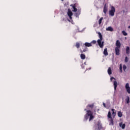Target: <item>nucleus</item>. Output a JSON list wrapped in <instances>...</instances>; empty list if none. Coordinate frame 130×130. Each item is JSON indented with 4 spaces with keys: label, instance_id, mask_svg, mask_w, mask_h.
I'll return each mask as SVG.
<instances>
[{
    "label": "nucleus",
    "instance_id": "nucleus-1",
    "mask_svg": "<svg viewBox=\"0 0 130 130\" xmlns=\"http://www.w3.org/2000/svg\"><path fill=\"white\" fill-rule=\"evenodd\" d=\"M87 109H84V111H86V114L84 115V121H86L89 119V121L93 120L94 119V116H93V112L91 110L94 108V104H89L86 107ZM87 109H88L87 110Z\"/></svg>",
    "mask_w": 130,
    "mask_h": 130
},
{
    "label": "nucleus",
    "instance_id": "nucleus-2",
    "mask_svg": "<svg viewBox=\"0 0 130 130\" xmlns=\"http://www.w3.org/2000/svg\"><path fill=\"white\" fill-rule=\"evenodd\" d=\"M98 35H99L100 39H99L97 41V42H98L100 47L101 48H103V47L104 46V42H101V41H102V40H103V38L102 37V35L101 34V32H98Z\"/></svg>",
    "mask_w": 130,
    "mask_h": 130
},
{
    "label": "nucleus",
    "instance_id": "nucleus-3",
    "mask_svg": "<svg viewBox=\"0 0 130 130\" xmlns=\"http://www.w3.org/2000/svg\"><path fill=\"white\" fill-rule=\"evenodd\" d=\"M95 130H103V127H102V124L100 122H98L96 124L94 125Z\"/></svg>",
    "mask_w": 130,
    "mask_h": 130
},
{
    "label": "nucleus",
    "instance_id": "nucleus-4",
    "mask_svg": "<svg viewBox=\"0 0 130 130\" xmlns=\"http://www.w3.org/2000/svg\"><path fill=\"white\" fill-rule=\"evenodd\" d=\"M115 13V8H114V7L113 6H112L111 10L109 12V15L113 16H114Z\"/></svg>",
    "mask_w": 130,
    "mask_h": 130
},
{
    "label": "nucleus",
    "instance_id": "nucleus-5",
    "mask_svg": "<svg viewBox=\"0 0 130 130\" xmlns=\"http://www.w3.org/2000/svg\"><path fill=\"white\" fill-rule=\"evenodd\" d=\"M125 89L126 90V91L128 94H130V87H129V84L128 83H127L125 85Z\"/></svg>",
    "mask_w": 130,
    "mask_h": 130
},
{
    "label": "nucleus",
    "instance_id": "nucleus-6",
    "mask_svg": "<svg viewBox=\"0 0 130 130\" xmlns=\"http://www.w3.org/2000/svg\"><path fill=\"white\" fill-rule=\"evenodd\" d=\"M120 48H118V47H116L115 48V53H116V55H119V54H120Z\"/></svg>",
    "mask_w": 130,
    "mask_h": 130
},
{
    "label": "nucleus",
    "instance_id": "nucleus-7",
    "mask_svg": "<svg viewBox=\"0 0 130 130\" xmlns=\"http://www.w3.org/2000/svg\"><path fill=\"white\" fill-rule=\"evenodd\" d=\"M116 47H118V48H120V46H121V44H120V42L119 40H117L116 43Z\"/></svg>",
    "mask_w": 130,
    "mask_h": 130
},
{
    "label": "nucleus",
    "instance_id": "nucleus-8",
    "mask_svg": "<svg viewBox=\"0 0 130 130\" xmlns=\"http://www.w3.org/2000/svg\"><path fill=\"white\" fill-rule=\"evenodd\" d=\"M119 126H120L122 129H124V128H125V124H123L122 122H120L119 123Z\"/></svg>",
    "mask_w": 130,
    "mask_h": 130
},
{
    "label": "nucleus",
    "instance_id": "nucleus-9",
    "mask_svg": "<svg viewBox=\"0 0 130 130\" xmlns=\"http://www.w3.org/2000/svg\"><path fill=\"white\" fill-rule=\"evenodd\" d=\"M84 45H85V46H86V47H91V46H92L91 43H88V42L85 43Z\"/></svg>",
    "mask_w": 130,
    "mask_h": 130
},
{
    "label": "nucleus",
    "instance_id": "nucleus-10",
    "mask_svg": "<svg viewBox=\"0 0 130 130\" xmlns=\"http://www.w3.org/2000/svg\"><path fill=\"white\" fill-rule=\"evenodd\" d=\"M113 85H114V90H116V88H117V82L116 81H114L113 82Z\"/></svg>",
    "mask_w": 130,
    "mask_h": 130
},
{
    "label": "nucleus",
    "instance_id": "nucleus-11",
    "mask_svg": "<svg viewBox=\"0 0 130 130\" xmlns=\"http://www.w3.org/2000/svg\"><path fill=\"white\" fill-rule=\"evenodd\" d=\"M103 54H104V55H105V56H107V55H108V52L107 51V48H106L104 49Z\"/></svg>",
    "mask_w": 130,
    "mask_h": 130
},
{
    "label": "nucleus",
    "instance_id": "nucleus-12",
    "mask_svg": "<svg viewBox=\"0 0 130 130\" xmlns=\"http://www.w3.org/2000/svg\"><path fill=\"white\" fill-rule=\"evenodd\" d=\"M103 12L104 14H106V13H107V6H106V4L104 5Z\"/></svg>",
    "mask_w": 130,
    "mask_h": 130
},
{
    "label": "nucleus",
    "instance_id": "nucleus-13",
    "mask_svg": "<svg viewBox=\"0 0 130 130\" xmlns=\"http://www.w3.org/2000/svg\"><path fill=\"white\" fill-rule=\"evenodd\" d=\"M71 7H72L73 9H74L73 12H77L78 9L76 8V4H74V5H71Z\"/></svg>",
    "mask_w": 130,
    "mask_h": 130
},
{
    "label": "nucleus",
    "instance_id": "nucleus-14",
    "mask_svg": "<svg viewBox=\"0 0 130 130\" xmlns=\"http://www.w3.org/2000/svg\"><path fill=\"white\" fill-rule=\"evenodd\" d=\"M107 31H111V32H112L113 31V28L111 26H109L108 28H106Z\"/></svg>",
    "mask_w": 130,
    "mask_h": 130
},
{
    "label": "nucleus",
    "instance_id": "nucleus-15",
    "mask_svg": "<svg viewBox=\"0 0 130 130\" xmlns=\"http://www.w3.org/2000/svg\"><path fill=\"white\" fill-rule=\"evenodd\" d=\"M110 120H109L110 121V125H114V123L113 122V119L112 118H110Z\"/></svg>",
    "mask_w": 130,
    "mask_h": 130
},
{
    "label": "nucleus",
    "instance_id": "nucleus-16",
    "mask_svg": "<svg viewBox=\"0 0 130 130\" xmlns=\"http://www.w3.org/2000/svg\"><path fill=\"white\" fill-rule=\"evenodd\" d=\"M112 111V115L113 116H115V115H116V112H115V109H111Z\"/></svg>",
    "mask_w": 130,
    "mask_h": 130
},
{
    "label": "nucleus",
    "instance_id": "nucleus-17",
    "mask_svg": "<svg viewBox=\"0 0 130 130\" xmlns=\"http://www.w3.org/2000/svg\"><path fill=\"white\" fill-rule=\"evenodd\" d=\"M81 15V11L78 10L76 13L75 16L76 17H78V16H80Z\"/></svg>",
    "mask_w": 130,
    "mask_h": 130
},
{
    "label": "nucleus",
    "instance_id": "nucleus-18",
    "mask_svg": "<svg viewBox=\"0 0 130 130\" xmlns=\"http://www.w3.org/2000/svg\"><path fill=\"white\" fill-rule=\"evenodd\" d=\"M80 57L81 59H85L86 58V55L84 54H81Z\"/></svg>",
    "mask_w": 130,
    "mask_h": 130
},
{
    "label": "nucleus",
    "instance_id": "nucleus-19",
    "mask_svg": "<svg viewBox=\"0 0 130 130\" xmlns=\"http://www.w3.org/2000/svg\"><path fill=\"white\" fill-rule=\"evenodd\" d=\"M108 73L109 75H111V74H112V71L111 70V68H109L108 69Z\"/></svg>",
    "mask_w": 130,
    "mask_h": 130
},
{
    "label": "nucleus",
    "instance_id": "nucleus-20",
    "mask_svg": "<svg viewBox=\"0 0 130 130\" xmlns=\"http://www.w3.org/2000/svg\"><path fill=\"white\" fill-rule=\"evenodd\" d=\"M125 102L127 103V104L129 103V96H127V98L125 99Z\"/></svg>",
    "mask_w": 130,
    "mask_h": 130
},
{
    "label": "nucleus",
    "instance_id": "nucleus-21",
    "mask_svg": "<svg viewBox=\"0 0 130 130\" xmlns=\"http://www.w3.org/2000/svg\"><path fill=\"white\" fill-rule=\"evenodd\" d=\"M108 118H112V117L111 116V112L110 111H109L108 113Z\"/></svg>",
    "mask_w": 130,
    "mask_h": 130
},
{
    "label": "nucleus",
    "instance_id": "nucleus-22",
    "mask_svg": "<svg viewBox=\"0 0 130 130\" xmlns=\"http://www.w3.org/2000/svg\"><path fill=\"white\" fill-rule=\"evenodd\" d=\"M126 53L127 54H129V47H127L126 48Z\"/></svg>",
    "mask_w": 130,
    "mask_h": 130
},
{
    "label": "nucleus",
    "instance_id": "nucleus-23",
    "mask_svg": "<svg viewBox=\"0 0 130 130\" xmlns=\"http://www.w3.org/2000/svg\"><path fill=\"white\" fill-rule=\"evenodd\" d=\"M68 16H73V12H72V11H71L69 10V11L68 12Z\"/></svg>",
    "mask_w": 130,
    "mask_h": 130
},
{
    "label": "nucleus",
    "instance_id": "nucleus-24",
    "mask_svg": "<svg viewBox=\"0 0 130 130\" xmlns=\"http://www.w3.org/2000/svg\"><path fill=\"white\" fill-rule=\"evenodd\" d=\"M75 46L77 47V48H80V43L77 42L76 43Z\"/></svg>",
    "mask_w": 130,
    "mask_h": 130
},
{
    "label": "nucleus",
    "instance_id": "nucleus-25",
    "mask_svg": "<svg viewBox=\"0 0 130 130\" xmlns=\"http://www.w3.org/2000/svg\"><path fill=\"white\" fill-rule=\"evenodd\" d=\"M102 20H103V17H101L99 20V24L101 25V23H102Z\"/></svg>",
    "mask_w": 130,
    "mask_h": 130
},
{
    "label": "nucleus",
    "instance_id": "nucleus-26",
    "mask_svg": "<svg viewBox=\"0 0 130 130\" xmlns=\"http://www.w3.org/2000/svg\"><path fill=\"white\" fill-rule=\"evenodd\" d=\"M118 116L119 117H121L122 116V113H121L120 111L118 112Z\"/></svg>",
    "mask_w": 130,
    "mask_h": 130
},
{
    "label": "nucleus",
    "instance_id": "nucleus-27",
    "mask_svg": "<svg viewBox=\"0 0 130 130\" xmlns=\"http://www.w3.org/2000/svg\"><path fill=\"white\" fill-rule=\"evenodd\" d=\"M122 33L123 35H124V36H127V33L125 32V31L124 30L122 31Z\"/></svg>",
    "mask_w": 130,
    "mask_h": 130
},
{
    "label": "nucleus",
    "instance_id": "nucleus-28",
    "mask_svg": "<svg viewBox=\"0 0 130 130\" xmlns=\"http://www.w3.org/2000/svg\"><path fill=\"white\" fill-rule=\"evenodd\" d=\"M88 50V48H85L84 49H83V51H81V53H83V52H86Z\"/></svg>",
    "mask_w": 130,
    "mask_h": 130
},
{
    "label": "nucleus",
    "instance_id": "nucleus-29",
    "mask_svg": "<svg viewBox=\"0 0 130 130\" xmlns=\"http://www.w3.org/2000/svg\"><path fill=\"white\" fill-rule=\"evenodd\" d=\"M120 73H122V65L121 64H120Z\"/></svg>",
    "mask_w": 130,
    "mask_h": 130
},
{
    "label": "nucleus",
    "instance_id": "nucleus-30",
    "mask_svg": "<svg viewBox=\"0 0 130 130\" xmlns=\"http://www.w3.org/2000/svg\"><path fill=\"white\" fill-rule=\"evenodd\" d=\"M123 70L124 72H125V70H126V66L125 64L123 65Z\"/></svg>",
    "mask_w": 130,
    "mask_h": 130
},
{
    "label": "nucleus",
    "instance_id": "nucleus-31",
    "mask_svg": "<svg viewBox=\"0 0 130 130\" xmlns=\"http://www.w3.org/2000/svg\"><path fill=\"white\" fill-rule=\"evenodd\" d=\"M96 41L95 40H93L92 41H91V42L90 43H91V45L92 44H96Z\"/></svg>",
    "mask_w": 130,
    "mask_h": 130
},
{
    "label": "nucleus",
    "instance_id": "nucleus-32",
    "mask_svg": "<svg viewBox=\"0 0 130 130\" xmlns=\"http://www.w3.org/2000/svg\"><path fill=\"white\" fill-rule=\"evenodd\" d=\"M127 61H128V58H127V57L126 56L125 58V62H127Z\"/></svg>",
    "mask_w": 130,
    "mask_h": 130
},
{
    "label": "nucleus",
    "instance_id": "nucleus-33",
    "mask_svg": "<svg viewBox=\"0 0 130 130\" xmlns=\"http://www.w3.org/2000/svg\"><path fill=\"white\" fill-rule=\"evenodd\" d=\"M103 105L104 107L106 108V105L105 104V103H103Z\"/></svg>",
    "mask_w": 130,
    "mask_h": 130
},
{
    "label": "nucleus",
    "instance_id": "nucleus-34",
    "mask_svg": "<svg viewBox=\"0 0 130 130\" xmlns=\"http://www.w3.org/2000/svg\"><path fill=\"white\" fill-rule=\"evenodd\" d=\"M113 79L115 80V78H114V77L111 78V81H112V80H113Z\"/></svg>",
    "mask_w": 130,
    "mask_h": 130
},
{
    "label": "nucleus",
    "instance_id": "nucleus-35",
    "mask_svg": "<svg viewBox=\"0 0 130 130\" xmlns=\"http://www.w3.org/2000/svg\"><path fill=\"white\" fill-rule=\"evenodd\" d=\"M69 17L70 20H72V19H73V18L72 17V16H69Z\"/></svg>",
    "mask_w": 130,
    "mask_h": 130
},
{
    "label": "nucleus",
    "instance_id": "nucleus-36",
    "mask_svg": "<svg viewBox=\"0 0 130 130\" xmlns=\"http://www.w3.org/2000/svg\"><path fill=\"white\" fill-rule=\"evenodd\" d=\"M69 22H71V20L70 19H68Z\"/></svg>",
    "mask_w": 130,
    "mask_h": 130
},
{
    "label": "nucleus",
    "instance_id": "nucleus-37",
    "mask_svg": "<svg viewBox=\"0 0 130 130\" xmlns=\"http://www.w3.org/2000/svg\"><path fill=\"white\" fill-rule=\"evenodd\" d=\"M128 29H129V28H130V25L128 27Z\"/></svg>",
    "mask_w": 130,
    "mask_h": 130
},
{
    "label": "nucleus",
    "instance_id": "nucleus-38",
    "mask_svg": "<svg viewBox=\"0 0 130 130\" xmlns=\"http://www.w3.org/2000/svg\"><path fill=\"white\" fill-rule=\"evenodd\" d=\"M62 2H63V1H64V0H61Z\"/></svg>",
    "mask_w": 130,
    "mask_h": 130
}]
</instances>
